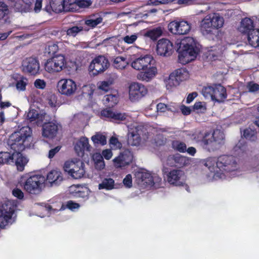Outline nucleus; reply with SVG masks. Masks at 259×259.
I'll list each match as a JSON object with an SVG mask.
<instances>
[{"mask_svg": "<svg viewBox=\"0 0 259 259\" xmlns=\"http://www.w3.org/2000/svg\"><path fill=\"white\" fill-rule=\"evenodd\" d=\"M192 137L197 142H201L203 147L209 152L220 149L224 144V134L219 130H214L211 134L209 132L196 131Z\"/></svg>", "mask_w": 259, "mask_h": 259, "instance_id": "obj_1", "label": "nucleus"}, {"mask_svg": "<svg viewBox=\"0 0 259 259\" xmlns=\"http://www.w3.org/2000/svg\"><path fill=\"white\" fill-rule=\"evenodd\" d=\"M176 44L178 59L180 63L186 64L194 60L200 52L197 42L192 37H187L186 39L178 40Z\"/></svg>", "mask_w": 259, "mask_h": 259, "instance_id": "obj_2", "label": "nucleus"}, {"mask_svg": "<svg viewBox=\"0 0 259 259\" xmlns=\"http://www.w3.org/2000/svg\"><path fill=\"white\" fill-rule=\"evenodd\" d=\"M32 130L28 126H23L13 133L8 140V145L14 152L22 151L30 146Z\"/></svg>", "mask_w": 259, "mask_h": 259, "instance_id": "obj_3", "label": "nucleus"}, {"mask_svg": "<svg viewBox=\"0 0 259 259\" xmlns=\"http://www.w3.org/2000/svg\"><path fill=\"white\" fill-rule=\"evenodd\" d=\"M153 62H154L153 57L151 55H146L135 59L132 62L131 65L137 70L147 69L142 74V79L148 81L157 72L156 68L151 66Z\"/></svg>", "mask_w": 259, "mask_h": 259, "instance_id": "obj_4", "label": "nucleus"}, {"mask_svg": "<svg viewBox=\"0 0 259 259\" xmlns=\"http://www.w3.org/2000/svg\"><path fill=\"white\" fill-rule=\"evenodd\" d=\"M46 177L41 175H34L28 177L23 184L24 190L31 194H39L45 186Z\"/></svg>", "mask_w": 259, "mask_h": 259, "instance_id": "obj_5", "label": "nucleus"}, {"mask_svg": "<svg viewBox=\"0 0 259 259\" xmlns=\"http://www.w3.org/2000/svg\"><path fill=\"white\" fill-rule=\"evenodd\" d=\"M202 93L205 98H210L219 103L224 102L227 98L226 89L221 84L205 87L202 89Z\"/></svg>", "mask_w": 259, "mask_h": 259, "instance_id": "obj_6", "label": "nucleus"}, {"mask_svg": "<svg viewBox=\"0 0 259 259\" xmlns=\"http://www.w3.org/2000/svg\"><path fill=\"white\" fill-rule=\"evenodd\" d=\"M217 167L222 173H229L235 171L238 168L236 158L232 155L220 156L216 161Z\"/></svg>", "mask_w": 259, "mask_h": 259, "instance_id": "obj_7", "label": "nucleus"}, {"mask_svg": "<svg viewBox=\"0 0 259 259\" xmlns=\"http://www.w3.org/2000/svg\"><path fill=\"white\" fill-rule=\"evenodd\" d=\"M66 60L64 55H57L47 60L44 64V69L50 74L61 72L66 67Z\"/></svg>", "mask_w": 259, "mask_h": 259, "instance_id": "obj_8", "label": "nucleus"}, {"mask_svg": "<svg viewBox=\"0 0 259 259\" xmlns=\"http://www.w3.org/2000/svg\"><path fill=\"white\" fill-rule=\"evenodd\" d=\"M16 205L10 200L0 203V228H4L10 223Z\"/></svg>", "mask_w": 259, "mask_h": 259, "instance_id": "obj_9", "label": "nucleus"}, {"mask_svg": "<svg viewBox=\"0 0 259 259\" xmlns=\"http://www.w3.org/2000/svg\"><path fill=\"white\" fill-rule=\"evenodd\" d=\"M192 28L191 24L183 19L175 20L168 25V30L176 35H186L189 33Z\"/></svg>", "mask_w": 259, "mask_h": 259, "instance_id": "obj_10", "label": "nucleus"}, {"mask_svg": "<svg viewBox=\"0 0 259 259\" xmlns=\"http://www.w3.org/2000/svg\"><path fill=\"white\" fill-rule=\"evenodd\" d=\"M109 66L108 59L104 56L99 55L92 60L89 65V71L93 75H97L104 72Z\"/></svg>", "mask_w": 259, "mask_h": 259, "instance_id": "obj_11", "label": "nucleus"}, {"mask_svg": "<svg viewBox=\"0 0 259 259\" xmlns=\"http://www.w3.org/2000/svg\"><path fill=\"white\" fill-rule=\"evenodd\" d=\"M84 163L80 160L74 162L72 161H66L64 169L73 178L77 179L82 178L85 174Z\"/></svg>", "mask_w": 259, "mask_h": 259, "instance_id": "obj_12", "label": "nucleus"}, {"mask_svg": "<svg viewBox=\"0 0 259 259\" xmlns=\"http://www.w3.org/2000/svg\"><path fill=\"white\" fill-rule=\"evenodd\" d=\"M189 77V73L185 68L176 69L171 73L167 81L166 86L168 87H177L181 81L186 80Z\"/></svg>", "mask_w": 259, "mask_h": 259, "instance_id": "obj_13", "label": "nucleus"}, {"mask_svg": "<svg viewBox=\"0 0 259 259\" xmlns=\"http://www.w3.org/2000/svg\"><path fill=\"white\" fill-rule=\"evenodd\" d=\"M39 69V62L36 57L26 58L22 62V70L24 73L35 75L38 73Z\"/></svg>", "mask_w": 259, "mask_h": 259, "instance_id": "obj_14", "label": "nucleus"}, {"mask_svg": "<svg viewBox=\"0 0 259 259\" xmlns=\"http://www.w3.org/2000/svg\"><path fill=\"white\" fill-rule=\"evenodd\" d=\"M59 92L62 95L70 96L74 94L77 89L75 82L71 79H62L57 84Z\"/></svg>", "mask_w": 259, "mask_h": 259, "instance_id": "obj_15", "label": "nucleus"}, {"mask_svg": "<svg viewBox=\"0 0 259 259\" xmlns=\"http://www.w3.org/2000/svg\"><path fill=\"white\" fill-rule=\"evenodd\" d=\"M147 89L143 84L133 83L129 87L130 99L132 101L139 100L147 94Z\"/></svg>", "mask_w": 259, "mask_h": 259, "instance_id": "obj_16", "label": "nucleus"}, {"mask_svg": "<svg viewBox=\"0 0 259 259\" xmlns=\"http://www.w3.org/2000/svg\"><path fill=\"white\" fill-rule=\"evenodd\" d=\"M174 50L173 44L168 39H159L157 44L156 52L158 55L164 57L170 56Z\"/></svg>", "mask_w": 259, "mask_h": 259, "instance_id": "obj_17", "label": "nucleus"}, {"mask_svg": "<svg viewBox=\"0 0 259 259\" xmlns=\"http://www.w3.org/2000/svg\"><path fill=\"white\" fill-rule=\"evenodd\" d=\"M133 159V154L129 150H125L120 153L119 155L113 160L114 166L116 168H121L128 165Z\"/></svg>", "mask_w": 259, "mask_h": 259, "instance_id": "obj_18", "label": "nucleus"}, {"mask_svg": "<svg viewBox=\"0 0 259 259\" xmlns=\"http://www.w3.org/2000/svg\"><path fill=\"white\" fill-rule=\"evenodd\" d=\"M59 131L58 124L53 122H45L42 126V136L46 139H53L55 138Z\"/></svg>", "mask_w": 259, "mask_h": 259, "instance_id": "obj_19", "label": "nucleus"}, {"mask_svg": "<svg viewBox=\"0 0 259 259\" xmlns=\"http://www.w3.org/2000/svg\"><path fill=\"white\" fill-rule=\"evenodd\" d=\"M183 175L184 172L182 170L173 169L167 172L164 178L169 184L181 186L184 184V183L181 181V178Z\"/></svg>", "mask_w": 259, "mask_h": 259, "instance_id": "obj_20", "label": "nucleus"}, {"mask_svg": "<svg viewBox=\"0 0 259 259\" xmlns=\"http://www.w3.org/2000/svg\"><path fill=\"white\" fill-rule=\"evenodd\" d=\"M167 164L170 166L181 168L190 164V159L179 153L170 155L167 158Z\"/></svg>", "mask_w": 259, "mask_h": 259, "instance_id": "obj_21", "label": "nucleus"}, {"mask_svg": "<svg viewBox=\"0 0 259 259\" xmlns=\"http://www.w3.org/2000/svg\"><path fill=\"white\" fill-rule=\"evenodd\" d=\"M200 31L203 35H216L218 33L217 29L213 28L210 20V16H207L200 23Z\"/></svg>", "mask_w": 259, "mask_h": 259, "instance_id": "obj_22", "label": "nucleus"}, {"mask_svg": "<svg viewBox=\"0 0 259 259\" xmlns=\"http://www.w3.org/2000/svg\"><path fill=\"white\" fill-rule=\"evenodd\" d=\"M66 0H55L52 3L48 4L44 8V10L49 14H51L52 11L59 13L62 11L66 10Z\"/></svg>", "mask_w": 259, "mask_h": 259, "instance_id": "obj_23", "label": "nucleus"}, {"mask_svg": "<svg viewBox=\"0 0 259 259\" xmlns=\"http://www.w3.org/2000/svg\"><path fill=\"white\" fill-rule=\"evenodd\" d=\"M93 4L92 0H75L73 3H68L66 2V11L75 12L76 11V7L80 8H87L91 6Z\"/></svg>", "mask_w": 259, "mask_h": 259, "instance_id": "obj_24", "label": "nucleus"}, {"mask_svg": "<svg viewBox=\"0 0 259 259\" xmlns=\"http://www.w3.org/2000/svg\"><path fill=\"white\" fill-rule=\"evenodd\" d=\"M74 149L78 156H82L85 151H91L92 147L89 144V139L86 137L81 138L79 142L74 146Z\"/></svg>", "mask_w": 259, "mask_h": 259, "instance_id": "obj_25", "label": "nucleus"}, {"mask_svg": "<svg viewBox=\"0 0 259 259\" xmlns=\"http://www.w3.org/2000/svg\"><path fill=\"white\" fill-rule=\"evenodd\" d=\"M101 115L103 117L110 118L113 121H124L127 117L125 113L114 112L109 109H104L101 111Z\"/></svg>", "mask_w": 259, "mask_h": 259, "instance_id": "obj_26", "label": "nucleus"}, {"mask_svg": "<svg viewBox=\"0 0 259 259\" xmlns=\"http://www.w3.org/2000/svg\"><path fill=\"white\" fill-rule=\"evenodd\" d=\"M46 180V182H48L51 186H57L63 180V177L60 171L53 170L48 174Z\"/></svg>", "mask_w": 259, "mask_h": 259, "instance_id": "obj_27", "label": "nucleus"}, {"mask_svg": "<svg viewBox=\"0 0 259 259\" xmlns=\"http://www.w3.org/2000/svg\"><path fill=\"white\" fill-rule=\"evenodd\" d=\"M22 151L14 152V159L15 160V164L18 170L22 171L24 169L25 165L27 164L28 160L23 155Z\"/></svg>", "mask_w": 259, "mask_h": 259, "instance_id": "obj_28", "label": "nucleus"}, {"mask_svg": "<svg viewBox=\"0 0 259 259\" xmlns=\"http://www.w3.org/2000/svg\"><path fill=\"white\" fill-rule=\"evenodd\" d=\"M254 27L253 20L249 18L246 17L242 20L239 30L241 33H247L248 35L252 30L254 29Z\"/></svg>", "mask_w": 259, "mask_h": 259, "instance_id": "obj_29", "label": "nucleus"}, {"mask_svg": "<svg viewBox=\"0 0 259 259\" xmlns=\"http://www.w3.org/2000/svg\"><path fill=\"white\" fill-rule=\"evenodd\" d=\"M103 21V18L98 14H93L89 16L84 21V24L91 28H95Z\"/></svg>", "mask_w": 259, "mask_h": 259, "instance_id": "obj_30", "label": "nucleus"}, {"mask_svg": "<svg viewBox=\"0 0 259 259\" xmlns=\"http://www.w3.org/2000/svg\"><path fill=\"white\" fill-rule=\"evenodd\" d=\"M32 0H21L17 2L14 5V8L18 12H28L31 9Z\"/></svg>", "mask_w": 259, "mask_h": 259, "instance_id": "obj_31", "label": "nucleus"}, {"mask_svg": "<svg viewBox=\"0 0 259 259\" xmlns=\"http://www.w3.org/2000/svg\"><path fill=\"white\" fill-rule=\"evenodd\" d=\"M248 42L252 47H259V29L252 30L247 35Z\"/></svg>", "mask_w": 259, "mask_h": 259, "instance_id": "obj_32", "label": "nucleus"}, {"mask_svg": "<svg viewBox=\"0 0 259 259\" xmlns=\"http://www.w3.org/2000/svg\"><path fill=\"white\" fill-rule=\"evenodd\" d=\"M104 104L108 108H112L118 102V96L116 95H105L103 99Z\"/></svg>", "mask_w": 259, "mask_h": 259, "instance_id": "obj_33", "label": "nucleus"}, {"mask_svg": "<svg viewBox=\"0 0 259 259\" xmlns=\"http://www.w3.org/2000/svg\"><path fill=\"white\" fill-rule=\"evenodd\" d=\"M162 34V30L160 27H158L152 29L147 30L144 34V36L150 38L153 40H156Z\"/></svg>", "mask_w": 259, "mask_h": 259, "instance_id": "obj_34", "label": "nucleus"}, {"mask_svg": "<svg viewBox=\"0 0 259 259\" xmlns=\"http://www.w3.org/2000/svg\"><path fill=\"white\" fill-rule=\"evenodd\" d=\"M210 20L213 28L217 29V31H219V29L222 27L224 23L223 17L214 14L212 17H210Z\"/></svg>", "mask_w": 259, "mask_h": 259, "instance_id": "obj_35", "label": "nucleus"}, {"mask_svg": "<svg viewBox=\"0 0 259 259\" xmlns=\"http://www.w3.org/2000/svg\"><path fill=\"white\" fill-rule=\"evenodd\" d=\"M99 189L112 190L114 187V181L112 178H105L102 182L99 184Z\"/></svg>", "mask_w": 259, "mask_h": 259, "instance_id": "obj_36", "label": "nucleus"}, {"mask_svg": "<svg viewBox=\"0 0 259 259\" xmlns=\"http://www.w3.org/2000/svg\"><path fill=\"white\" fill-rule=\"evenodd\" d=\"M95 146L98 145H105L107 143L106 137L100 133H97L91 138Z\"/></svg>", "mask_w": 259, "mask_h": 259, "instance_id": "obj_37", "label": "nucleus"}, {"mask_svg": "<svg viewBox=\"0 0 259 259\" xmlns=\"http://www.w3.org/2000/svg\"><path fill=\"white\" fill-rule=\"evenodd\" d=\"M141 141V138L139 134L132 132L128 136L127 143L131 146H138Z\"/></svg>", "mask_w": 259, "mask_h": 259, "instance_id": "obj_38", "label": "nucleus"}, {"mask_svg": "<svg viewBox=\"0 0 259 259\" xmlns=\"http://www.w3.org/2000/svg\"><path fill=\"white\" fill-rule=\"evenodd\" d=\"M114 67L117 69H123L128 64L125 58L118 56L114 59L113 61Z\"/></svg>", "mask_w": 259, "mask_h": 259, "instance_id": "obj_39", "label": "nucleus"}, {"mask_svg": "<svg viewBox=\"0 0 259 259\" xmlns=\"http://www.w3.org/2000/svg\"><path fill=\"white\" fill-rule=\"evenodd\" d=\"M172 148L177 151L181 153H185L186 152V144L181 141L175 140L171 143Z\"/></svg>", "mask_w": 259, "mask_h": 259, "instance_id": "obj_40", "label": "nucleus"}, {"mask_svg": "<svg viewBox=\"0 0 259 259\" xmlns=\"http://www.w3.org/2000/svg\"><path fill=\"white\" fill-rule=\"evenodd\" d=\"M59 47L58 45L54 43L49 44L47 48H46V53H47L51 57L57 55H63L59 54Z\"/></svg>", "mask_w": 259, "mask_h": 259, "instance_id": "obj_41", "label": "nucleus"}, {"mask_svg": "<svg viewBox=\"0 0 259 259\" xmlns=\"http://www.w3.org/2000/svg\"><path fill=\"white\" fill-rule=\"evenodd\" d=\"M256 132L250 128H247L243 131V137L247 140L255 141L257 139Z\"/></svg>", "mask_w": 259, "mask_h": 259, "instance_id": "obj_42", "label": "nucleus"}, {"mask_svg": "<svg viewBox=\"0 0 259 259\" xmlns=\"http://www.w3.org/2000/svg\"><path fill=\"white\" fill-rule=\"evenodd\" d=\"M14 155L8 152H0V164L8 163L10 161L13 162Z\"/></svg>", "mask_w": 259, "mask_h": 259, "instance_id": "obj_43", "label": "nucleus"}, {"mask_svg": "<svg viewBox=\"0 0 259 259\" xmlns=\"http://www.w3.org/2000/svg\"><path fill=\"white\" fill-rule=\"evenodd\" d=\"M194 0H160L161 4H175L178 5H189L192 4Z\"/></svg>", "mask_w": 259, "mask_h": 259, "instance_id": "obj_44", "label": "nucleus"}, {"mask_svg": "<svg viewBox=\"0 0 259 259\" xmlns=\"http://www.w3.org/2000/svg\"><path fill=\"white\" fill-rule=\"evenodd\" d=\"M102 154V156L100 157L101 160H98V162L102 164L101 168H103L105 166V164L104 161L103 160V157L107 160L110 159L112 156V152L110 149H105L103 150Z\"/></svg>", "mask_w": 259, "mask_h": 259, "instance_id": "obj_45", "label": "nucleus"}, {"mask_svg": "<svg viewBox=\"0 0 259 259\" xmlns=\"http://www.w3.org/2000/svg\"><path fill=\"white\" fill-rule=\"evenodd\" d=\"M83 30L82 26H72L68 28L66 30V34L70 36L75 37L80 31Z\"/></svg>", "mask_w": 259, "mask_h": 259, "instance_id": "obj_46", "label": "nucleus"}, {"mask_svg": "<svg viewBox=\"0 0 259 259\" xmlns=\"http://www.w3.org/2000/svg\"><path fill=\"white\" fill-rule=\"evenodd\" d=\"M27 79L25 77H21V79L17 81L16 83V88L19 91H25L27 84Z\"/></svg>", "mask_w": 259, "mask_h": 259, "instance_id": "obj_47", "label": "nucleus"}, {"mask_svg": "<svg viewBox=\"0 0 259 259\" xmlns=\"http://www.w3.org/2000/svg\"><path fill=\"white\" fill-rule=\"evenodd\" d=\"M9 13L8 6L5 3L0 2V19L7 16Z\"/></svg>", "mask_w": 259, "mask_h": 259, "instance_id": "obj_48", "label": "nucleus"}, {"mask_svg": "<svg viewBox=\"0 0 259 259\" xmlns=\"http://www.w3.org/2000/svg\"><path fill=\"white\" fill-rule=\"evenodd\" d=\"M247 88L251 93H254L259 91V84L253 81H249L247 84Z\"/></svg>", "mask_w": 259, "mask_h": 259, "instance_id": "obj_49", "label": "nucleus"}, {"mask_svg": "<svg viewBox=\"0 0 259 259\" xmlns=\"http://www.w3.org/2000/svg\"><path fill=\"white\" fill-rule=\"evenodd\" d=\"M111 83L109 81H101L98 85V88L102 91L107 92L110 89Z\"/></svg>", "mask_w": 259, "mask_h": 259, "instance_id": "obj_50", "label": "nucleus"}, {"mask_svg": "<svg viewBox=\"0 0 259 259\" xmlns=\"http://www.w3.org/2000/svg\"><path fill=\"white\" fill-rule=\"evenodd\" d=\"M137 39V36L136 34H133L130 36L126 35L123 38V41L128 44L134 43Z\"/></svg>", "mask_w": 259, "mask_h": 259, "instance_id": "obj_51", "label": "nucleus"}, {"mask_svg": "<svg viewBox=\"0 0 259 259\" xmlns=\"http://www.w3.org/2000/svg\"><path fill=\"white\" fill-rule=\"evenodd\" d=\"M12 194L14 196L19 199H22L24 198V193L22 190L16 188L12 190Z\"/></svg>", "mask_w": 259, "mask_h": 259, "instance_id": "obj_52", "label": "nucleus"}, {"mask_svg": "<svg viewBox=\"0 0 259 259\" xmlns=\"http://www.w3.org/2000/svg\"><path fill=\"white\" fill-rule=\"evenodd\" d=\"M66 206L70 210H73L75 209H77L80 207L79 203L75 202L72 200L68 201L66 203Z\"/></svg>", "mask_w": 259, "mask_h": 259, "instance_id": "obj_53", "label": "nucleus"}, {"mask_svg": "<svg viewBox=\"0 0 259 259\" xmlns=\"http://www.w3.org/2000/svg\"><path fill=\"white\" fill-rule=\"evenodd\" d=\"M123 184L127 188L132 186V178L131 174L127 175L123 180Z\"/></svg>", "mask_w": 259, "mask_h": 259, "instance_id": "obj_54", "label": "nucleus"}, {"mask_svg": "<svg viewBox=\"0 0 259 259\" xmlns=\"http://www.w3.org/2000/svg\"><path fill=\"white\" fill-rule=\"evenodd\" d=\"M34 84L35 87L39 89H44L46 86V82L40 79H36Z\"/></svg>", "mask_w": 259, "mask_h": 259, "instance_id": "obj_55", "label": "nucleus"}, {"mask_svg": "<svg viewBox=\"0 0 259 259\" xmlns=\"http://www.w3.org/2000/svg\"><path fill=\"white\" fill-rule=\"evenodd\" d=\"M38 113L34 110L29 111L27 115V118L30 121H34L38 117Z\"/></svg>", "mask_w": 259, "mask_h": 259, "instance_id": "obj_56", "label": "nucleus"}, {"mask_svg": "<svg viewBox=\"0 0 259 259\" xmlns=\"http://www.w3.org/2000/svg\"><path fill=\"white\" fill-rule=\"evenodd\" d=\"M48 104L51 107H56L57 106V97L54 95L50 96L48 100Z\"/></svg>", "mask_w": 259, "mask_h": 259, "instance_id": "obj_57", "label": "nucleus"}, {"mask_svg": "<svg viewBox=\"0 0 259 259\" xmlns=\"http://www.w3.org/2000/svg\"><path fill=\"white\" fill-rule=\"evenodd\" d=\"M61 148V146H58L54 148L51 149L49 152L48 157L50 159L53 158L55 155L60 150Z\"/></svg>", "mask_w": 259, "mask_h": 259, "instance_id": "obj_58", "label": "nucleus"}, {"mask_svg": "<svg viewBox=\"0 0 259 259\" xmlns=\"http://www.w3.org/2000/svg\"><path fill=\"white\" fill-rule=\"evenodd\" d=\"M193 108L194 110H203L204 111L206 110L205 107L203 106V103L201 102H196L193 105Z\"/></svg>", "mask_w": 259, "mask_h": 259, "instance_id": "obj_59", "label": "nucleus"}, {"mask_svg": "<svg viewBox=\"0 0 259 259\" xmlns=\"http://www.w3.org/2000/svg\"><path fill=\"white\" fill-rule=\"evenodd\" d=\"M180 109L183 114L185 115H189L191 112V110L190 108L184 105H182L180 106Z\"/></svg>", "mask_w": 259, "mask_h": 259, "instance_id": "obj_60", "label": "nucleus"}, {"mask_svg": "<svg viewBox=\"0 0 259 259\" xmlns=\"http://www.w3.org/2000/svg\"><path fill=\"white\" fill-rule=\"evenodd\" d=\"M157 110L158 111L164 112L166 110H168L167 106L164 103H159L157 105Z\"/></svg>", "mask_w": 259, "mask_h": 259, "instance_id": "obj_61", "label": "nucleus"}, {"mask_svg": "<svg viewBox=\"0 0 259 259\" xmlns=\"http://www.w3.org/2000/svg\"><path fill=\"white\" fill-rule=\"evenodd\" d=\"M42 0H36L34 8V10L36 13L40 11L42 7Z\"/></svg>", "mask_w": 259, "mask_h": 259, "instance_id": "obj_62", "label": "nucleus"}, {"mask_svg": "<svg viewBox=\"0 0 259 259\" xmlns=\"http://www.w3.org/2000/svg\"><path fill=\"white\" fill-rule=\"evenodd\" d=\"M197 96L196 92H193L189 94L186 99L187 103L189 104L191 103Z\"/></svg>", "mask_w": 259, "mask_h": 259, "instance_id": "obj_63", "label": "nucleus"}, {"mask_svg": "<svg viewBox=\"0 0 259 259\" xmlns=\"http://www.w3.org/2000/svg\"><path fill=\"white\" fill-rule=\"evenodd\" d=\"M186 152H187L189 155L194 156L196 153V150L195 148L193 147H190L188 149L186 148Z\"/></svg>", "mask_w": 259, "mask_h": 259, "instance_id": "obj_64", "label": "nucleus"}]
</instances>
